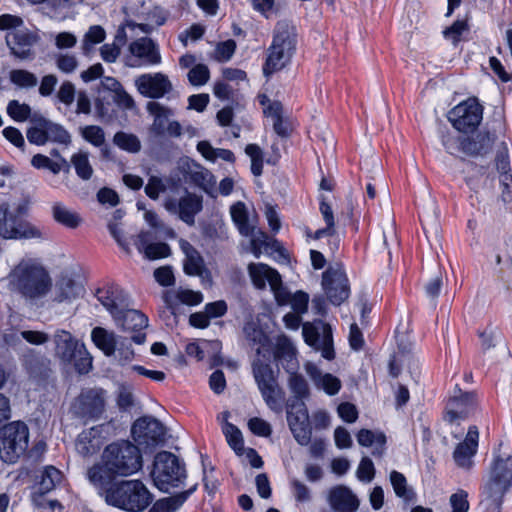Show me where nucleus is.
Instances as JSON below:
<instances>
[{"label":"nucleus","mask_w":512,"mask_h":512,"mask_svg":"<svg viewBox=\"0 0 512 512\" xmlns=\"http://www.w3.org/2000/svg\"><path fill=\"white\" fill-rule=\"evenodd\" d=\"M143 467V456L138 445L129 440H117L102 451L100 460L88 468L90 484L110 482L136 474Z\"/></svg>","instance_id":"1"},{"label":"nucleus","mask_w":512,"mask_h":512,"mask_svg":"<svg viewBox=\"0 0 512 512\" xmlns=\"http://www.w3.org/2000/svg\"><path fill=\"white\" fill-rule=\"evenodd\" d=\"M98 301L109 311L116 325L123 331L134 333L131 340L136 344L146 341L148 317L139 310L131 308V300L124 290L116 285L109 284L95 291Z\"/></svg>","instance_id":"2"},{"label":"nucleus","mask_w":512,"mask_h":512,"mask_svg":"<svg viewBox=\"0 0 512 512\" xmlns=\"http://www.w3.org/2000/svg\"><path fill=\"white\" fill-rule=\"evenodd\" d=\"M91 485L107 505L125 512H142L154 499L153 494L139 479H115Z\"/></svg>","instance_id":"3"},{"label":"nucleus","mask_w":512,"mask_h":512,"mask_svg":"<svg viewBox=\"0 0 512 512\" xmlns=\"http://www.w3.org/2000/svg\"><path fill=\"white\" fill-rule=\"evenodd\" d=\"M512 486V456L494 454L488 480L482 487L484 512H501L504 496Z\"/></svg>","instance_id":"4"},{"label":"nucleus","mask_w":512,"mask_h":512,"mask_svg":"<svg viewBox=\"0 0 512 512\" xmlns=\"http://www.w3.org/2000/svg\"><path fill=\"white\" fill-rule=\"evenodd\" d=\"M296 29L286 21H279L273 32V40L267 50V58L263 65L265 76L283 69L290 61L296 50Z\"/></svg>","instance_id":"5"},{"label":"nucleus","mask_w":512,"mask_h":512,"mask_svg":"<svg viewBox=\"0 0 512 512\" xmlns=\"http://www.w3.org/2000/svg\"><path fill=\"white\" fill-rule=\"evenodd\" d=\"M10 285L13 290L27 299H37L45 296L52 281L46 269L36 264H19L10 274Z\"/></svg>","instance_id":"6"},{"label":"nucleus","mask_w":512,"mask_h":512,"mask_svg":"<svg viewBox=\"0 0 512 512\" xmlns=\"http://www.w3.org/2000/svg\"><path fill=\"white\" fill-rule=\"evenodd\" d=\"M151 477L162 491L178 487L186 479L185 464L172 452L160 451L154 457Z\"/></svg>","instance_id":"7"},{"label":"nucleus","mask_w":512,"mask_h":512,"mask_svg":"<svg viewBox=\"0 0 512 512\" xmlns=\"http://www.w3.org/2000/svg\"><path fill=\"white\" fill-rule=\"evenodd\" d=\"M252 373L266 405L273 411H281L285 394L271 365L257 357L252 362Z\"/></svg>","instance_id":"8"},{"label":"nucleus","mask_w":512,"mask_h":512,"mask_svg":"<svg viewBox=\"0 0 512 512\" xmlns=\"http://www.w3.org/2000/svg\"><path fill=\"white\" fill-rule=\"evenodd\" d=\"M28 426L21 421L4 425L0 429V458L6 463H15L27 451Z\"/></svg>","instance_id":"9"},{"label":"nucleus","mask_w":512,"mask_h":512,"mask_svg":"<svg viewBox=\"0 0 512 512\" xmlns=\"http://www.w3.org/2000/svg\"><path fill=\"white\" fill-rule=\"evenodd\" d=\"M0 237L3 239H44L43 232L26 219L12 214L8 204L0 205Z\"/></svg>","instance_id":"10"},{"label":"nucleus","mask_w":512,"mask_h":512,"mask_svg":"<svg viewBox=\"0 0 512 512\" xmlns=\"http://www.w3.org/2000/svg\"><path fill=\"white\" fill-rule=\"evenodd\" d=\"M321 285L327 299L335 306L349 298L350 285L342 263L331 265L322 273Z\"/></svg>","instance_id":"11"},{"label":"nucleus","mask_w":512,"mask_h":512,"mask_svg":"<svg viewBox=\"0 0 512 512\" xmlns=\"http://www.w3.org/2000/svg\"><path fill=\"white\" fill-rule=\"evenodd\" d=\"M483 118V107L475 97L462 101L448 113V120L452 126L462 132H473L481 123Z\"/></svg>","instance_id":"12"},{"label":"nucleus","mask_w":512,"mask_h":512,"mask_svg":"<svg viewBox=\"0 0 512 512\" xmlns=\"http://www.w3.org/2000/svg\"><path fill=\"white\" fill-rule=\"evenodd\" d=\"M478 407L476 392H463L458 385L455 394L451 396L445 406L443 420L449 424L459 425L461 421L473 415Z\"/></svg>","instance_id":"13"},{"label":"nucleus","mask_w":512,"mask_h":512,"mask_svg":"<svg viewBox=\"0 0 512 512\" xmlns=\"http://www.w3.org/2000/svg\"><path fill=\"white\" fill-rule=\"evenodd\" d=\"M302 334L306 344L317 351L320 350L323 358L327 360L335 358L332 328L328 323L322 320L304 323Z\"/></svg>","instance_id":"14"},{"label":"nucleus","mask_w":512,"mask_h":512,"mask_svg":"<svg viewBox=\"0 0 512 512\" xmlns=\"http://www.w3.org/2000/svg\"><path fill=\"white\" fill-rule=\"evenodd\" d=\"M131 434L138 447L155 448L164 443L166 429L156 418L143 416L133 423Z\"/></svg>","instance_id":"15"},{"label":"nucleus","mask_w":512,"mask_h":512,"mask_svg":"<svg viewBox=\"0 0 512 512\" xmlns=\"http://www.w3.org/2000/svg\"><path fill=\"white\" fill-rule=\"evenodd\" d=\"M129 55L126 65L140 67L142 65H157L161 63V54L158 45L148 37H141L132 41L128 46Z\"/></svg>","instance_id":"16"},{"label":"nucleus","mask_w":512,"mask_h":512,"mask_svg":"<svg viewBox=\"0 0 512 512\" xmlns=\"http://www.w3.org/2000/svg\"><path fill=\"white\" fill-rule=\"evenodd\" d=\"M105 393L102 388L83 390L75 405L77 416L85 421L98 420L105 410Z\"/></svg>","instance_id":"17"},{"label":"nucleus","mask_w":512,"mask_h":512,"mask_svg":"<svg viewBox=\"0 0 512 512\" xmlns=\"http://www.w3.org/2000/svg\"><path fill=\"white\" fill-rule=\"evenodd\" d=\"M39 40V35L28 29H16L8 32L5 36L10 53L20 60L34 59V46Z\"/></svg>","instance_id":"18"},{"label":"nucleus","mask_w":512,"mask_h":512,"mask_svg":"<svg viewBox=\"0 0 512 512\" xmlns=\"http://www.w3.org/2000/svg\"><path fill=\"white\" fill-rule=\"evenodd\" d=\"M137 91L148 98L159 99L170 93L173 85L168 76L161 73H145L135 79Z\"/></svg>","instance_id":"19"},{"label":"nucleus","mask_w":512,"mask_h":512,"mask_svg":"<svg viewBox=\"0 0 512 512\" xmlns=\"http://www.w3.org/2000/svg\"><path fill=\"white\" fill-rule=\"evenodd\" d=\"M185 195L178 201L176 199H168L165 202V208L168 211L178 210L179 218L189 226L195 223V216L203 209V198L200 195L188 192L185 188Z\"/></svg>","instance_id":"20"},{"label":"nucleus","mask_w":512,"mask_h":512,"mask_svg":"<svg viewBox=\"0 0 512 512\" xmlns=\"http://www.w3.org/2000/svg\"><path fill=\"white\" fill-rule=\"evenodd\" d=\"M494 142L495 135L483 130L462 136L459 139V146L467 155L484 157L492 149Z\"/></svg>","instance_id":"21"},{"label":"nucleus","mask_w":512,"mask_h":512,"mask_svg":"<svg viewBox=\"0 0 512 512\" xmlns=\"http://www.w3.org/2000/svg\"><path fill=\"white\" fill-rule=\"evenodd\" d=\"M55 355L65 364H72L77 355L85 352L83 343H79L70 332L58 330L54 335Z\"/></svg>","instance_id":"22"},{"label":"nucleus","mask_w":512,"mask_h":512,"mask_svg":"<svg viewBox=\"0 0 512 512\" xmlns=\"http://www.w3.org/2000/svg\"><path fill=\"white\" fill-rule=\"evenodd\" d=\"M478 440V427L475 425L469 426L464 441L459 443L453 452L454 461L459 467L467 469L472 467L471 458L477 453Z\"/></svg>","instance_id":"23"},{"label":"nucleus","mask_w":512,"mask_h":512,"mask_svg":"<svg viewBox=\"0 0 512 512\" xmlns=\"http://www.w3.org/2000/svg\"><path fill=\"white\" fill-rule=\"evenodd\" d=\"M193 163L195 164L194 170L190 169L189 162H185V166L183 167L185 180L199 187L210 197L215 198L217 196L215 176L197 162Z\"/></svg>","instance_id":"24"},{"label":"nucleus","mask_w":512,"mask_h":512,"mask_svg":"<svg viewBox=\"0 0 512 512\" xmlns=\"http://www.w3.org/2000/svg\"><path fill=\"white\" fill-rule=\"evenodd\" d=\"M22 366L35 380H46L51 372V361L44 354L29 349L22 357Z\"/></svg>","instance_id":"25"},{"label":"nucleus","mask_w":512,"mask_h":512,"mask_svg":"<svg viewBox=\"0 0 512 512\" xmlns=\"http://www.w3.org/2000/svg\"><path fill=\"white\" fill-rule=\"evenodd\" d=\"M328 502L336 512H355L359 507L357 496L344 485H337L330 489Z\"/></svg>","instance_id":"26"},{"label":"nucleus","mask_w":512,"mask_h":512,"mask_svg":"<svg viewBox=\"0 0 512 512\" xmlns=\"http://www.w3.org/2000/svg\"><path fill=\"white\" fill-rule=\"evenodd\" d=\"M252 284L258 290H264L268 283L274 287L280 282L279 272L265 263H250L247 267Z\"/></svg>","instance_id":"27"},{"label":"nucleus","mask_w":512,"mask_h":512,"mask_svg":"<svg viewBox=\"0 0 512 512\" xmlns=\"http://www.w3.org/2000/svg\"><path fill=\"white\" fill-rule=\"evenodd\" d=\"M152 235L149 231H141L134 242L137 250L149 260L162 259L170 256L171 249L167 243H150Z\"/></svg>","instance_id":"28"},{"label":"nucleus","mask_w":512,"mask_h":512,"mask_svg":"<svg viewBox=\"0 0 512 512\" xmlns=\"http://www.w3.org/2000/svg\"><path fill=\"white\" fill-rule=\"evenodd\" d=\"M203 301V294L200 291L180 289L175 294L169 292L164 295V302L173 315H176L180 304L196 306Z\"/></svg>","instance_id":"29"},{"label":"nucleus","mask_w":512,"mask_h":512,"mask_svg":"<svg viewBox=\"0 0 512 512\" xmlns=\"http://www.w3.org/2000/svg\"><path fill=\"white\" fill-rule=\"evenodd\" d=\"M306 372L314 385L323 389L328 395H335L341 389V382L336 376L330 373L323 374L315 364L308 363Z\"/></svg>","instance_id":"30"},{"label":"nucleus","mask_w":512,"mask_h":512,"mask_svg":"<svg viewBox=\"0 0 512 512\" xmlns=\"http://www.w3.org/2000/svg\"><path fill=\"white\" fill-rule=\"evenodd\" d=\"M359 445L363 447H373L371 454L380 458L386 450L387 437L382 431H373L369 429H360L356 434Z\"/></svg>","instance_id":"31"},{"label":"nucleus","mask_w":512,"mask_h":512,"mask_svg":"<svg viewBox=\"0 0 512 512\" xmlns=\"http://www.w3.org/2000/svg\"><path fill=\"white\" fill-rule=\"evenodd\" d=\"M100 430L92 427L82 431L76 439V450L83 457L94 455L100 449Z\"/></svg>","instance_id":"32"},{"label":"nucleus","mask_w":512,"mask_h":512,"mask_svg":"<svg viewBox=\"0 0 512 512\" xmlns=\"http://www.w3.org/2000/svg\"><path fill=\"white\" fill-rule=\"evenodd\" d=\"M244 333L247 341L252 345H258L256 354L258 357L269 358L271 339L270 337L257 325L247 324L244 327Z\"/></svg>","instance_id":"33"},{"label":"nucleus","mask_w":512,"mask_h":512,"mask_svg":"<svg viewBox=\"0 0 512 512\" xmlns=\"http://www.w3.org/2000/svg\"><path fill=\"white\" fill-rule=\"evenodd\" d=\"M181 185L182 179L179 176V173L171 175L165 180L156 176H151L145 187V193L150 199L156 200L161 192H164L167 189L176 191L181 187Z\"/></svg>","instance_id":"34"},{"label":"nucleus","mask_w":512,"mask_h":512,"mask_svg":"<svg viewBox=\"0 0 512 512\" xmlns=\"http://www.w3.org/2000/svg\"><path fill=\"white\" fill-rule=\"evenodd\" d=\"M196 489L197 484L186 491H182L170 497L161 498L152 504L149 512H175L187 501Z\"/></svg>","instance_id":"35"},{"label":"nucleus","mask_w":512,"mask_h":512,"mask_svg":"<svg viewBox=\"0 0 512 512\" xmlns=\"http://www.w3.org/2000/svg\"><path fill=\"white\" fill-rule=\"evenodd\" d=\"M91 339L95 346L108 357L114 355L119 343V339L115 333L110 332L103 327L93 328L91 332Z\"/></svg>","instance_id":"36"},{"label":"nucleus","mask_w":512,"mask_h":512,"mask_svg":"<svg viewBox=\"0 0 512 512\" xmlns=\"http://www.w3.org/2000/svg\"><path fill=\"white\" fill-rule=\"evenodd\" d=\"M84 288L82 284L74 280L71 276L61 275L56 283V300L63 302L79 297Z\"/></svg>","instance_id":"37"},{"label":"nucleus","mask_w":512,"mask_h":512,"mask_svg":"<svg viewBox=\"0 0 512 512\" xmlns=\"http://www.w3.org/2000/svg\"><path fill=\"white\" fill-rule=\"evenodd\" d=\"M390 483L397 497L406 503H411L416 498L414 490L408 486L405 475L399 471L393 470L389 475Z\"/></svg>","instance_id":"38"},{"label":"nucleus","mask_w":512,"mask_h":512,"mask_svg":"<svg viewBox=\"0 0 512 512\" xmlns=\"http://www.w3.org/2000/svg\"><path fill=\"white\" fill-rule=\"evenodd\" d=\"M52 213L53 218L57 223L69 229L77 228L82 222L78 213L68 209L61 203H55L53 205Z\"/></svg>","instance_id":"39"},{"label":"nucleus","mask_w":512,"mask_h":512,"mask_svg":"<svg viewBox=\"0 0 512 512\" xmlns=\"http://www.w3.org/2000/svg\"><path fill=\"white\" fill-rule=\"evenodd\" d=\"M497 171L500 174L501 200L504 203L512 201V174L510 162H496Z\"/></svg>","instance_id":"40"},{"label":"nucleus","mask_w":512,"mask_h":512,"mask_svg":"<svg viewBox=\"0 0 512 512\" xmlns=\"http://www.w3.org/2000/svg\"><path fill=\"white\" fill-rule=\"evenodd\" d=\"M232 220L236 224L241 235L248 236L252 232L249 224V216L243 202H237L230 208Z\"/></svg>","instance_id":"41"},{"label":"nucleus","mask_w":512,"mask_h":512,"mask_svg":"<svg viewBox=\"0 0 512 512\" xmlns=\"http://www.w3.org/2000/svg\"><path fill=\"white\" fill-rule=\"evenodd\" d=\"M61 472L54 466H47L42 471L40 481L37 483L38 492L41 495H44L51 490H53L56 486V483H59L61 480Z\"/></svg>","instance_id":"42"},{"label":"nucleus","mask_w":512,"mask_h":512,"mask_svg":"<svg viewBox=\"0 0 512 512\" xmlns=\"http://www.w3.org/2000/svg\"><path fill=\"white\" fill-rule=\"evenodd\" d=\"M309 419L308 409L303 399L299 398H290L287 401V421L291 422H300L303 424V421Z\"/></svg>","instance_id":"43"},{"label":"nucleus","mask_w":512,"mask_h":512,"mask_svg":"<svg viewBox=\"0 0 512 512\" xmlns=\"http://www.w3.org/2000/svg\"><path fill=\"white\" fill-rule=\"evenodd\" d=\"M197 151L206 160H234L235 158L232 151L227 149H215L208 141H200L197 144Z\"/></svg>","instance_id":"44"},{"label":"nucleus","mask_w":512,"mask_h":512,"mask_svg":"<svg viewBox=\"0 0 512 512\" xmlns=\"http://www.w3.org/2000/svg\"><path fill=\"white\" fill-rule=\"evenodd\" d=\"M113 143L128 153H137L141 150V142L139 138L131 133L123 131L117 132L113 137Z\"/></svg>","instance_id":"45"},{"label":"nucleus","mask_w":512,"mask_h":512,"mask_svg":"<svg viewBox=\"0 0 512 512\" xmlns=\"http://www.w3.org/2000/svg\"><path fill=\"white\" fill-rule=\"evenodd\" d=\"M10 81L19 88H33L37 85L38 79L35 74L24 69H13L9 73Z\"/></svg>","instance_id":"46"},{"label":"nucleus","mask_w":512,"mask_h":512,"mask_svg":"<svg viewBox=\"0 0 512 512\" xmlns=\"http://www.w3.org/2000/svg\"><path fill=\"white\" fill-rule=\"evenodd\" d=\"M288 424L293 437L299 445L307 446L310 444L312 437V427L309 419L306 420V422L303 421V424L300 422H291Z\"/></svg>","instance_id":"47"},{"label":"nucleus","mask_w":512,"mask_h":512,"mask_svg":"<svg viewBox=\"0 0 512 512\" xmlns=\"http://www.w3.org/2000/svg\"><path fill=\"white\" fill-rule=\"evenodd\" d=\"M223 433L226 436L230 447L240 455L244 449V441L241 431L232 423L226 422L223 427Z\"/></svg>","instance_id":"48"},{"label":"nucleus","mask_w":512,"mask_h":512,"mask_svg":"<svg viewBox=\"0 0 512 512\" xmlns=\"http://www.w3.org/2000/svg\"><path fill=\"white\" fill-rule=\"evenodd\" d=\"M106 37L105 30L99 26L94 25L89 28V30L85 33L83 43H82V51L84 54H89L92 50L93 45L99 44L104 41Z\"/></svg>","instance_id":"49"},{"label":"nucleus","mask_w":512,"mask_h":512,"mask_svg":"<svg viewBox=\"0 0 512 512\" xmlns=\"http://www.w3.org/2000/svg\"><path fill=\"white\" fill-rule=\"evenodd\" d=\"M44 128H46V140L67 144L70 142L69 133L61 126L45 119Z\"/></svg>","instance_id":"50"},{"label":"nucleus","mask_w":512,"mask_h":512,"mask_svg":"<svg viewBox=\"0 0 512 512\" xmlns=\"http://www.w3.org/2000/svg\"><path fill=\"white\" fill-rule=\"evenodd\" d=\"M147 108L150 114L154 116L153 126L157 129L158 132H160L163 129L168 117L172 114V110L164 107L158 102H150Z\"/></svg>","instance_id":"51"},{"label":"nucleus","mask_w":512,"mask_h":512,"mask_svg":"<svg viewBox=\"0 0 512 512\" xmlns=\"http://www.w3.org/2000/svg\"><path fill=\"white\" fill-rule=\"evenodd\" d=\"M204 269V260L198 251L185 256L183 270L189 276H200Z\"/></svg>","instance_id":"52"},{"label":"nucleus","mask_w":512,"mask_h":512,"mask_svg":"<svg viewBox=\"0 0 512 512\" xmlns=\"http://www.w3.org/2000/svg\"><path fill=\"white\" fill-rule=\"evenodd\" d=\"M8 115L18 122L27 120L31 114V108L25 103H20L17 100H11L7 106Z\"/></svg>","instance_id":"53"},{"label":"nucleus","mask_w":512,"mask_h":512,"mask_svg":"<svg viewBox=\"0 0 512 512\" xmlns=\"http://www.w3.org/2000/svg\"><path fill=\"white\" fill-rule=\"evenodd\" d=\"M469 30V26L467 21L465 20H456L450 27H447L443 31L444 38L450 40L454 45H457L461 36L464 32Z\"/></svg>","instance_id":"54"},{"label":"nucleus","mask_w":512,"mask_h":512,"mask_svg":"<svg viewBox=\"0 0 512 512\" xmlns=\"http://www.w3.org/2000/svg\"><path fill=\"white\" fill-rule=\"evenodd\" d=\"M55 64L61 72L70 74L77 69L78 60L73 54L58 53L55 55Z\"/></svg>","instance_id":"55"},{"label":"nucleus","mask_w":512,"mask_h":512,"mask_svg":"<svg viewBox=\"0 0 512 512\" xmlns=\"http://www.w3.org/2000/svg\"><path fill=\"white\" fill-rule=\"evenodd\" d=\"M289 387L294 393L292 398L303 399L309 396V388L306 380L300 374H293L289 379Z\"/></svg>","instance_id":"56"},{"label":"nucleus","mask_w":512,"mask_h":512,"mask_svg":"<svg viewBox=\"0 0 512 512\" xmlns=\"http://www.w3.org/2000/svg\"><path fill=\"white\" fill-rule=\"evenodd\" d=\"M269 109L273 117V127L275 132L281 137H287L289 135L290 128L281 117V105L279 103H274L269 107Z\"/></svg>","instance_id":"57"},{"label":"nucleus","mask_w":512,"mask_h":512,"mask_svg":"<svg viewBox=\"0 0 512 512\" xmlns=\"http://www.w3.org/2000/svg\"><path fill=\"white\" fill-rule=\"evenodd\" d=\"M210 72L206 65L197 64L188 72V80L194 86H202L209 80Z\"/></svg>","instance_id":"58"},{"label":"nucleus","mask_w":512,"mask_h":512,"mask_svg":"<svg viewBox=\"0 0 512 512\" xmlns=\"http://www.w3.org/2000/svg\"><path fill=\"white\" fill-rule=\"evenodd\" d=\"M81 134L83 138L93 144L94 146H102L105 142V134L101 127L96 125H89L82 129Z\"/></svg>","instance_id":"59"},{"label":"nucleus","mask_w":512,"mask_h":512,"mask_svg":"<svg viewBox=\"0 0 512 512\" xmlns=\"http://www.w3.org/2000/svg\"><path fill=\"white\" fill-rule=\"evenodd\" d=\"M295 357V348L289 339H280L274 349V358L276 360L291 361Z\"/></svg>","instance_id":"60"},{"label":"nucleus","mask_w":512,"mask_h":512,"mask_svg":"<svg viewBox=\"0 0 512 512\" xmlns=\"http://www.w3.org/2000/svg\"><path fill=\"white\" fill-rule=\"evenodd\" d=\"M44 118L38 121L37 126L31 127L27 131V139L30 143L36 145H43L46 140V128H44Z\"/></svg>","instance_id":"61"},{"label":"nucleus","mask_w":512,"mask_h":512,"mask_svg":"<svg viewBox=\"0 0 512 512\" xmlns=\"http://www.w3.org/2000/svg\"><path fill=\"white\" fill-rule=\"evenodd\" d=\"M357 478L362 482H370L374 478L375 468L369 457H363L357 469Z\"/></svg>","instance_id":"62"},{"label":"nucleus","mask_w":512,"mask_h":512,"mask_svg":"<svg viewBox=\"0 0 512 512\" xmlns=\"http://www.w3.org/2000/svg\"><path fill=\"white\" fill-rule=\"evenodd\" d=\"M248 427L256 436L268 437L272 433L270 424L259 417L250 418L248 421Z\"/></svg>","instance_id":"63"},{"label":"nucleus","mask_w":512,"mask_h":512,"mask_svg":"<svg viewBox=\"0 0 512 512\" xmlns=\"http://www.w3.org/2000/svg\"><path fill=\"white\" fill-rule=\"evenodd\" d=\"M468 493L464 490H459L450 496V504L452 512H468L469 502Z\"/></svg>","instance_id":"64"}]
</instances>
